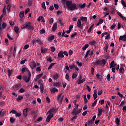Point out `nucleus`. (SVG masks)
<instances>
[{"mask_svg":"<svg viewBox=\"0 0 126 126\" xmlns=\"http://www.w3.org/2000/svg\"><path fill=\"white\" fill-rule=\"evenodd\" d=\"M66 6L71 11H73V10H77L78 7H77V5L75 3H73L71 1H67L66 2Z\"/></svg>","mask_w":126,"mask_h":126,"instance_id":"obj_1","label":"nucleus"},{"mask_svg":"<svg viewBox=\"0 0 126 126\" xmlns=\"http://www.w3.org/2000/svg\"><path fill=\"white\" fill-rule=\"evenodd\" d=\"M92 63L93 64H94V65H101V66L104 67L106 65V63H107V61L105 59L102 60H97L96 62H93Z\"/></svg>","mask_w":126,"mask_h":126,"instance_id":"obj_2","label":"nucleus"},{"mask_svg":"<svg viewBox=\"0 0 126 126\" xmlns=\"http://www.w3.org/2000/svg\"><path fill=\"white\" fill-rule=\"evenodd\" d=\"M22 29H24L26 28L28 30H34V27L32 26V24L30 22H26L23 26L21 27Z\"/></svg>","mask_w":126,"mask_h":126,"instance_id":"obj_3","label":"nucleus"},{"mask_svg":"<svg viewBox=\"0 0 126 126\" xmlns=\"http://www.w3.org/2000/svg\"><path fill=\"white\" fill-rule=\"evenodd\" d=\"M28 77L25 75L23 76L22 77L23 80H24L26 83L29 82V80H30V78H31V73H30L29 71H28Z\"/></svg>","mask_w":126,"mask_h":126,"instance_id":"obj_4","label":"nucleus"},{"mask_svg":"<svg viewBox=\"0 0 126 126\" xmlns=\"http://www.w3.org/2000/svg\"><path fill=\"white\" fill-rule=\"evenodd\" d=\"M115 66H117V64H115V61L113 60L110 63V68H112V71L115 73Z\"/></svg>","mask_w":126,"mask_h":126,"instance_id":"obj_5","label":"nucleus"},{"mask_svg":"<svg viewBox=\"0 0 126 126\" xmlns=\"http://www.w3.org/2000/svg\"><path fill=\"white\" fill-rule=\"evenodd\" d=\"M39 44V45H43V43L40 39H33L32 40V45H36V44Z\"/></svg>","mask_w":126,"mask_h":126,"instance_id":"obj_6","label":"nucleus"},{"mask_svg":"<svg viewBox=\"0 0 126 126\" xmlns=\"http://www.w3.org/2000/svg\"><path fill=\"white\" fill-rule=\"evenodd\" d=\"M77 25L78 28H80V29H82V28H83L84 24L81 23V20L80 19L78 20V21L77 22Z\"/></svg>","mask_w":126,"mask_h":126,"instance_id":"obj_7","label":"nucleus"},{"mask_svg":"<svg viewBox=\"0 0 126 126\" xmlns=\"http://www.w3.org/2000/svg\"><path fill=\"white\" fill-rule=\"evenodd\" d=\"M21 87V84L20 83H19L14 85L13 86V89L15 91H16V90H18L19 88H20Z\"/></svg>","mask_w":126,"mask_h":126,"instance_id":"obj_8","label":"nucleus"},{"mask_svg":"<svg viewBox=\"0 0 126 126\" xmlns=\"http://www.w3.org/2000/svg\"><path fill=\"white\" fill-rule=\"evenodd\" d=\"M28 108H26L23 111V115L24 118H26L27 117V115H28Z\"/></svg>","mask_w":126,"mask_h":126,"instance_id":"obj_9","label":"nucleus"},{"mask_svg":"<svg viewBox=\"0 0 126 126\" xmlns=\"http://www.w3.org/2000/svg\"><path fill=\"white\" fill-rule=\"evenodd\" d=\"M61 97H62V93H60L58 95L57 100L58 102H60V103L62 104L63 100V98H62V97L61 98Z\"/></svg>","mask_w":126,"mask_h":126,"instance_id":"obj_10","label":"nucleus"},{"mask_svg":"<svg viewBox=\"0 0 126 126\" xmlns=\"http://www.w3.org/2000/svg\"><path fill=\"white\" fill-rule=\"evenodd\" d=\"M53 117H54V114H53V113H50L47 116L46 119V121L49 123V122L51 121V119H52Z\"/></svg>","mask_w":126,"mask_h":126,"instance_id":"obj_11","label":"nucleus"},{"mask_svg":"<svg viewBox=\"0 0 126 126\" xmlns=\"http://www.w3.org/2000/svg\"><path fill=\"white\" fill-rule=\"evenodd\" d=\"M37 66V65L36 64V62L35 61H33L30 64V67L32 69H34V68H35V67Z\"/></svg>","mask_w":126,"mask_h":126,"instance_id":"obj_12","label":"nucleus"},{"mask_svg":"<svg viewBox=\"0 0 126 126\" xmlns=\"http://www.w3.org/2000/svg\"><path fill=\"white\" fill-rule=\"evenodd\" d=\"M119 40L123 41V42L126 41V34L123 35V36H120L119 37Z\"/></svg>","mask_w":126,"mask_h":126,"instance_id":"obj_13","label":"nucleus"},{"mask_svg":"<svg viewBox=\"0 0 126 126\" xmlns=\"http://www.w3.org/2000/svg\"><path fill=\"white\" fill-rule=\"evenodd\" d=\"M40 50L42 54H45L48 52V49L45 47H41Z\"/></svg>","mask_w":126,"mask_h":126,"instance_id":"obj_14","label":"nucleus"},{"mask_svg":"<svg viewBox=\"0 0 126 126\" xmlns=\"http://www.w3.org/2000/svg\"><path fill=\"white\" fill-rule=\"evenodd\" d=\"M57 26L58 24H57V23H54L53 25L52 30L53 31H56Z\"/></svg>","mask_w":126,"mask_h":126,"instance_id":"obj_15","label":"nucleus"},{"mask_svg":"<svg viewBox=\"0 0 126 126\" xmlns=\"http://www.w3.org/2000/svg\"><path fill=\"white\" fill-rule=\"evenodd\" d=\"M98 117H101V116H102V114H103V109L98 108Z\"/></svg>","mask_w":126,"mask_h":126,"instance_id":"obj_16","label":"nucleus"},{"mask_svg":"<svg viewBox=\"0 0 126 126\" xmlns=\"http://www.w3.org/2000/svg\"><path fill=\"white\" fill-rule=\"evenodd\" d=\"M56 112H57V109H56V107H55V108H51L50 109V110H49L48 111V113H47V114L48 113H56Z\"/></svg>","mask_w":126,"mask_h":126,"instance_id":"obj_17","label":"nucleus"},{"mask_svg":"<svg viewBox=\"0 0 126 126\" xmlns=\"http://www.w3.org/2000/svg\"><path fill=\"white\" fill-rule=\"evenodd\" d=\"M58 58H64V55L63 54V51H60L58 54Z\"/></svg>","mask_w":126,"mask_h":126,"instance_id":"obj_18","label":"nucleus"},{"mask_svg":"<svg viewBox=\"0 0 126 126\" xmlns=\"http://www.w3.org/2000/svg\"><path fill=\"white\" fill-rule=\"evenodd\" d=\"M50 91H51V93H55V92H58V91H59L58 89H57L56 88H51L50 89Z\"/></svg>","mask_w":126,"mask_h":126,"instance_id":"obj_19","label":"nucleus"},{"mask_svg":"<svg viewBox=\"0 0 126 126\" xmlns=\"http://www.w3.org/2000/svg\"><path fill=\"white\" fill-rule=\"evenodd\" d=\"M33 5V0H28V6H32Z\"/></svg>","mask_w":126,"mask_h":126,"instance_id":"obj_20","label":"nucleus"},{"mask_svg":"<svg viewBox=\"0 0 126 126\" xmlns=\"http://www.w3.org/2000/svg\"><path fill=\"white\" fill-rule=\"evenodd\" d=\"M80 20H81L82 22H86V21H87V17L82 16L80 17Z\"/></svg>","mask_w":126,"mask_h":126,"instance_id":"obj_21","label":"nucleus"},{"mask_svg":"<svg viewBox=\"0 0 126 126\" xmlns=\"http://www.w3.org/2000/svg\"><path fill=\"white\" fill-rule=\"evenodd\" d=\"M55 39V36L54 35H52L51 36H49L48 38V41L49 42H52V41H53V40H54Z\"/></svg>","mask_w":126,"mask_h":126,"instance_id":"obj_22","label":"nucleus"},{"mask_svg":"<svg viewBox=\"0 0 126 126\" xmlns=\"http://www.w3.org/2000/svg\"><path fill=\"white\" fill-rule=\"evenodd\" d=\"M14 31L16 33V34H18V32H19V28L17 26L14 27Z\"/></svg>","mask_w":126,"mask_h":126,"instance_id":"obj_23","label":"nucleus"},{"mask_svg":"<svg viewBox=\"0 0 126 126\" xmlns=\"http://www.w3.org/2000/svg\"><path fill=\"white\" fill-rule=\"evenodd\" d=\"M69 67L70 69H73L75 67V65L73 63H71L69 65Z\"/></svg>","mask_w":126,"mask_h":126,"instance_id":"obj_24","label":"nucleus"},{"mask_svg":"<svg viewBox=\"0 0 126 126\" xmlns=\"http://www.w3.org/2000/svg\"><path fill=\"white\" fill-rule=\"evenodd\" d=\"M23 96H18V97L16 98V100L17 101V102H20V101H21V100H23Z\"/></svg>","mask_w":126,"mask_h":126,"instance_id":"obj_25","label":"nucleus"},{"mask_svg":"<svg viewBox=\"0 0 126 126\" xmlns=\"http://www.w3.org/2000/svg\"><path fill=\"white\" fill-rule=\"evenodd\" d=\"M25 71H27V72L28 73V71H29V70H28V69H27L26 68H23L22 69V74H23V73H24V72H25Z\"/></svg>","mask_w":126,"mask_h":126,"instance_id":"obj_26","label":"nucleus"},{"mask_svg":"<svg viewBox=\"0 0 126 126\" xmlns=\"http://www.w3.org/2000/svg\"><path fill=\"white\" fill-rule=\"evenodd\" d=\"M53 86L56 87H60V86H61V84L59 82L54 83Z\"/></svg>","mask_w":126,"mask_h":126,"instance_id":"obj_27","label":"nucleus"},{"mask_svg":"<svg viewBox=\"0 0 126 126\" xmlns=\"http://www.w3.org/2000/svg\"><path fill=\"white\" fill-rule=\"evenodd\" d=\"M108 49H109V46H108V44H105L103 50L107 52H108Z\"/></svg>","mask_w":126,"mask_h":126,"instance_id":"obj_28","label":"nucleus"},{"mask_svg":"<svg viewBox=\"0 0 126 126\" xmlns=\"http://www.w3.org/2000/svg\"><path fill=\"white\" fill-rule=\"evenodd\" d=\"M88 122V126H92V124L94 123V121H93L92 120H89Z\"/></svg>","mask_w":126,"mask_h":126,"instance_id":"obj_29","label":"nucleus"},{"mask_svg":"<svg viewBox=\"0 0 126 126\" xmlns=\"http://www.w3.org/2000/svg\"><path fill=\"white\" fill-rule=\"evenodd\" d=\"M98 102V99H96L92 104V107H95L97 105V102Z\"/></svg>","mask_w":126,"mask_h":126,"instance_id":"obj_30","label":"nucleus"},{"mask_svg":"<svg viewBox=\"0 0 126 126\" xmlns=\"http://www.w3.org/2000/svg\"><path fill=\"white\" fill-rule=\"evenodd\" d=\"M86 5V4L84 3L83 4H79L78 6L79 8H85Z\"/></svg>","mask_w":126,"mask_h":126,"instance_id":"obj_31","label":"nucleus"},{"mask_svg":"<svg viewBox=\"0 0 126 126\" xmlns=\"http://www.w3.org/2000/svg\"><path fill=\"white\" fill-rule=\"evenodd\" d=\"M19 16L20 18H23V17H24V11L20 12Z\"/></svg>","mask_w":126,"mask_h":126,"instance_id":"obj_32","label":"nucleus"},{"mask_svg":"<svg viewBox=\"0 0 126 126\" xmlns=\"http://www.w3.org/2000/svg\"><path fill=\"white\" fill-rule=\"evenodd\" d=\"M96 43H97L96 41H91L90 42V45L91 46H94V45H96Z\"/></svg>","mask_w":126,"mask_h":126,"instance_id":"obj_33","label":"nucleus"},{"mask_svg":"<svg viewBox=\"0 0 126 126\" xmlns=\"http://www.w3.org/2000/svg\"><path fill=\"white\" fill-rule=\"evenodd\" d=\"M88 47H89V45H88V44H85L84 46L82 48L83 51H85V50H86V49H87Z\"/></svg>","mask_w":126,"mask_h":126,"instance_id":"obj_34","label":"nucleus"},{"mask_svg":"<svg viewBox=\"0 0 126 126\" xmlns=\"http://www.w3.org/2000/svg\"><path fill=\"white\" fill-rule=\"evenodd\" d=\"M40 91L42 93H43L44 91V85L42 83L40 84Z\"/></svg>","mask_w":126,"mask_h":126,"instance_id":"obj_35","label":"nucleus"},{"mask_svg":"<svg viewBox=\"0 0 126 126\" xmlns=\"http://www.w3.org/2000/svg\"><path fill=\"white\" fill-rule=\"evenodd\" d=\"M93 26H94V24H93L90 27L88 31V33H90L91 32V30H92V28L93 27Z\"/></svg>","mask_w":126,"mask_h":126,"instance_id":"obj_36","label":"nucleus"},{"mask_svg":"<svg viewBox=\"0 0 126 126\" xmlns=\"http://www.w3.org/2000/svg\"><path fill=\"white\" fill-rule=\"evenodd\" d=\"M90 52H91V51L90 50H89L87 51L86 54L85 55V59H86V58H87L88 57V55H89V54H90Z\"/></svg>","mask_w":126,"mask_h":126,"instance_id":"obj_37","label":"nucleus"},{"mask_svg":"<svg viewBox=\"0 0 126 126\" xmlns=\"http://www.w3.org/2000/svg\"><path fill=\"white\" fill-rule=\"evenodd\" d=\"M55 64H56V63H51L48 68V70H50V69H51Z\"/></svg>","mask_w":126,"mask_h":126,"instance_id":"obj_38","label":"nucleus"},{"mask_svg":"<svg viewBox=\"0 0 126 126\" xmlns=\"http://www.w3.org/2000/svg\"><path fill=\"white\" fill-rule=\"evenodd\" d=\"M121 4L124 6V7H126V3L124 0H121Z\"/></svg>","mask_w":126,"mask_h":126,"instance_id":"obj_39","label":"nucleus"},{"mask_svg":"<svg viewBox=\"0 0 126 126\" xmlns=\"http://www.w3.org/2000/svg\"><path fill=\"white\" fill-rule=\"evenodd\" d=\"M119 72H120V73H124V72H125V69H124V68H123V67H121L119 69Z\"/></svg>","mask_w":126,"mask_h":126,"instance_id":"obj_40","label":"nucleus"},{"mask_svg":"<svg viewBox=\"0 0 126 126\" xmlns=\"http://www.w3.org/2000/svg\"><path fill=\"white\" fill-rule=\"evenodd\" d=\"M11 74H12V70L10 69L8 70V76L10 77L11 76Z\"/></svg>","mask_w":126,"mask_h":126,"instance_id":"obj_41","label":"nucleus"},{"mask_svg":"<svg viewBox=\"0 0 126 126\" xmlns=\"http://www.w3.org/2000/svg\"><path fill=\"white\" fill-rule=\"evenodd\" d=\"M106 79H107L108 81H111V75L110 74H108L106 76Z\"/></svg>","mask_w":126,"mask_h":126,"instance_id":"obj_42","label":"nucleus"},{"mask_svg":"<svg viewBox=\"0 0 126 126\" xmlns=\"http://www.w3.org/2000/svg\"><path fill=\"white\" fill-rule=\"evenodd\" d=\"M93 98H94V100H96V99H97V98H98V94H93Z\"/></svg>","mask_w":126,"mask_h":126,"instance_id":"obj_43","label":"nucleus"},{"mask_svg":"<svg viewBox=\"0 0 126 126\" xmlns=\"http://www.w3.org/2000/svg\"><path fill=\"white\" fill-rule=\"evenodd\" d=\"M41 6L43 9H47L46 8V5H45V2H43L41 3Z\"/></svg>","mask_w":126,"mask_h":126,"instance_id":"obj_44","label":"nucleus"},{"mask_svg":"<svg viewBox=\"0 0 126 126\" xmlns=\"http://www.w3.org/2000/svg\"><path fill=\"white\" fill-rule=\"evenodd\" d=\"M43 73L39 74V75H37L36 77H37V79H39V78H41V77H42L43 76Z\"/></svg>","mask_w":126,"mask_h":126,"instance_id":"obj_45","label":"nucleus"},{"mask_svg":"<svg viewBox=\"0 0 126 126\" xmlns=\"http://www.w3.org/2000/svg\"><path fill=\"white\" fill-rule=\"evenodd\" d=\"M102 94H103V90H101L100 91H99L97 93L98 96H101Z\"/></svg>","mask_w":126,"mask_h":126,"instance_id":"obj_46","label":"nucleus"},{"mask_svg":"<svg viewBox=\"0 0 126 126\" xmlns=\"http://www.w3.org/2000/svg\"><path fill=\"white\" fill-rule=\"evenodd\" d=\"M10 5H8L6 8L7 11H8V12H10Z\"/></svg>","mask_w":126,"mask_h":126,"instance_id":"obj_47","label":"nucleus"},{"mask_svg":"<svg viewBox=\"0 0 126 126\" xmlns=\"http://www.w3.org/2000/svg\"><path fill=\"white\" fill-rule=\"evenodd\" d=\"M72 115L73 116H76L77 115H78V112H77V111H72Z\"/></svg>","mask_w":126,"mask_h":126,"instance_id":"obj_48","label":"nucleus"},{"mask_svg":"<svg viewBox=\"0 0 126 126\" xmlns=\"http://www.w3.org/2000/svg\"><path fill=\"white\" fill-rule=\"evenodd\" d=\"M103 22H104V20H103L102 19H100L99 20V21L98 22V23L97 24V26H99L100 25V24H102V23H103Z\"/></svg>","mask_w":126,"mask_h":126,"instance_id":"obj_49","label":"nucleus"},{"mask_svg":"<svg viewBox=\"0 0 126 126\" xmlns=\"http://www.w3.org/2000/svg\"><path fill=\"white\" fill-rule=\"evenodd\" d=\"M115 123L117 124V125H120V120L119 119V118H116Z\"/></svg>","mask_w":126,"mask_h":126,"instance_id":"obj_50","label":"nucleus"},{"mask_svg":"<svg viewBox=\"0 0 126 126\" xmlns=\"http://www.w3.org/2000/svg\"><path fill=\"white\" fill-rule=\"evenodd\" d=\"M29 48V45L26 44L23 47V50H27Z\"/></svg>","mask_w":126,"mask_h":126,"instance_id":"obj_51","label":"nucleus"},{"mask_svg":"<svg viewBox=\"0 0 126 126\" xmlns=\"http://www.w3.org/2000/svg\"><path fill=\"white\" fill-rule=\"evenodd\" d=\"M19 92L20 93H23V92H25V90L24 89H23V88H22L20 89Z\"/></svg>","mask_w":126,"mask_h":126,"instance_id":"obj_52","label":"nucleus"},{"mask_svg":"<svg viewBox=\"0 0 126 126\" xmlns=\"http://www.w3.org/2000/svg\"><path fill=\"white\" fill-rule=\"evenodd\" d=\"M3 13L4 14H6V6H5L3 9Z\"/></svg>","mask_w":126,"mask_h":126,"instance_id":"obj_53","label":"nucleus"},{"mask_svg":"<svg viewBox=\"0 0 126 126\" xmlns=\"http://www.w3.org/2000/svg\"><path fill=\"white\" fill-rule=\"evenodd\" d=\"M65 79L67 80H68V81H69L70 79H69V75L68 74H66V76H65Z\"/></svg>","mask_w":126,"mask_h":126,"instance_id":"obj_54","label":"nucleus"},{"mask_svg":"<svg viewBox=\"0 0 126 126\" xmlns=\"http://www.w3.org/2000/svg\"><path fill=\"white\" fill-rule=\"evenodd\" d=\"M15 121V119H14L12 117L10 118V122L11 123H14Z\"/></svg>","mask_w":126,"mask_h":126,"instance_id":"obj_55","label":"nucleus"},{"mask_svg":"<svg viewBox=\"0 0 126 126\" xmlns=\"http://www.w3.org/2000/svg\"><path fill=\"white\" fill-rule=\"evenodd\" d=\"M91 73H92V75H93V74H94V72H95V70H94V68L91 67Z\"/></svg>","mask_w":126,"mask_h":126,"instance_id":"obj_56","label":"nucleus"},{"mask_svg":"<svg viewBox=\"0 0 126 126\" xmlns=\"http://www.w3.org/2000/svg\"><path fill=\"white\" fill-rule=\"evenodd\" d=\"M117 94H118V96L119 97H120V98H123V94H121V92H118Z\"/></svg>","mask_w":126,"mask_h":126,"instance_id":"obj_57","label":"nucleus"},{"mask_svg":"<svg viewBox=\"0 0 126 126\" xmlns=\"http://www.w3.org/2000/svg\"><path fill=\"white\" fill-rule=\"evenodd\" d=\"M25 62H26V59H24V60H22L20 62V64H24L25 63Z\"/></svg>","mask_w":126,"mask_h":126,"instance_id":"obj_58","label":"nucleus"},{"mask_svg":"<svg viewBox=\"0 0 126 126\" xmlns=\"http://www.w3.org/2000/svg\"><path fill=\"white\" fill-rule=\"evenodd\" d=\"M2 26L3 29H5L6 28V23H3L2 25Z\"/></svg>","mask_w":126,"mask_h":126,"instance_id":"obj_59","label":"nucleus"},{"mask_svg":"<svg viewBox=\"0 0 126 126\" xmlns=\"http://www.w3.org/2000/svg\"><path fill=\"white\" fill-rule=\"evenodd\" d=\"M51 52H55L56 51V48L54 46H51L50 47Z\"/></svg>","mask_w":126,"mask_h":126,"instance_id":"obj_60","label":"nucleus"},{"mask_svg":"<svg viewBox=\"0 0 126 126\" xmlns=\"http://www.w3.org/2000/svg\"><path fill=\"white\" fill-rule=\"evenodd\" d=\"M53 78L54 79H57V78H59V75H58V74H56L53 75Z\"/></svg>","mask_w":126,"mask_h":126,"instance_id":"obj_61","label":"nucleus"},{"mask_svg":"<svg viewBox=\"0 0 126 126\" xmlns=\"http://www.w3.org/2000/svg\"><path fill=\"white\" fill-rule=\"evenodd\" d=\"M40 34H44V33H45V32H46V31H45L44 29H42L39 31Z\"/></svg>","mask_w":126,"mask_h":126,"instance_id":"obj_62","label":"nucleus"},{"mask_svg":"<svg viewBox=\"0 0 126 126\" xmlns=\"http://www.w3.org/2000/svg\"><path fill=\"white\" fill-rule=\"evenodd\" d=\"M77 64H78V65L79 66H82V63H81V62H79L77 61Z\"/></svg>","mask_w":126,"mask_h":126,"instance_id":"obj_63","label":"nucleus"},{"mask_svg":"<svg viewBox=\"0 0 126 126\" xmlns=\"http://www.w3.org/2000/svg\"><path fill=\"white\" fill-rule=\"evenodd\" d=\"M16 117H20L21 116V113H18L17 112H16Z\"/></svg>","mask_w":126,"mask_h":126,"instance_id":"obj_64","label":"nucleus"}]
</instances>
